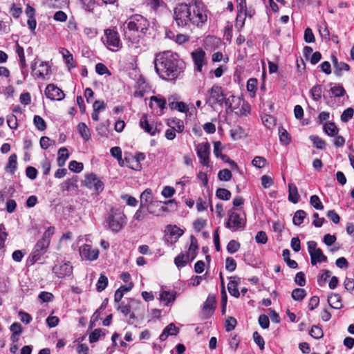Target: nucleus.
<instances>
[{
	"label": "nucleus",
	"instance_id": "obj_1",
	"mask_svg": "<svg viewBox=\"0 0 354 354\" xmlns=\"http://www.w3.org/2000/svg\"><path fill=\"white\" fill-rule=\"evenodd\" d=\"M208 10L198 0H185L178 2L174 8L173 19L180 28H189L191 26L202 28L207 21Z\"/></svg>",
	"mask_w": 354,
	"mask_h": 354
},
{
	"label": "nucleus",
	"instance_id": "obj_2",
	"mask_svg": "<svg viewBox=\"0 0 354 354\" xmlns=\"http://www.w3.org/2000/svg\"><path fill=\"white\" fill-rule=\"evenodd\" d=\"M155 70L159 77L166 81L179 78L185 69V63L176 53L165 51L158 53L154 59Z\"/></svg>",
	"mask_w": 354,
	"mask_h": 354
},
{
	"label": "nucleus",
	"instance_id": "obj_3",
	"mask_svg": "<svg viewBox=\"0 0 354 354\" xmlns=\"http://www.w3.org/2000/svg\"><path fill=\"white\" fill-rule=\"evenodd\" d=\"M124 35L132 43H137L147 33L149 22L140 15L130 17L124 24Z\"/></svg>",
	"mask_w": 354,
	"mask_h": 354
},
{
	"label": "nucleus",
	"instance_id": "obj_4",
	"mask_svg": "<svg viewBox=\"0 0 354 354\" xmlns=\"http://www.w3.org/2000/svg\"><path fill=\"white\" fill-rule=\"evenodd\" d=\"M127 223L124 212L115 208H111L105 218L106 227L113 233L119 232Z\"/></svg>",
	"mask_w": 354,
	"mask_h": 354
},
{
	"label": "nucleus",
	"instance_id": "obj_5",
	"mask_svg": "<svg viewBox=\"0 0 354 354\" xmlns=\"http://www.w3.org/2000/svg\"><path fill=\"white\" fill-rule=\"evenodd\" d=\"M55 233V227H49L44 232L41 239H39L30 254L31 259L33 263L41 259V257L46 253L49 247L52 236Z\"/></svg>",
	"mask_w": 354,
	"mask_h": 354
},
{
	"label": "nucleus",
	"instance_id": "obj_6",
	"mask_svg": "<svg viewBox=\"0 0 354 354\" xmlns=\"http://www.w3.org/2000/svg\"><path fill=\"white\" fill-rule=\"evenodd\" d=\"M228 220L225 223V227L236 232L239 230H243L245 226V220L240 216V214L231 209L228 212Z\"/></svg>",
	"mask_w": 354,
	"mask_h": 354
},
{
	"label": "nucleus",
	"instance_id": "obj_7",
	"mask_svg": "<svg viewBox=\"0 0 354 354\" xmlns=\"http://www.w3.org/2000/svg\"><path fill=\"white\" fill-rule=\"evenodd\" d=\"M167 207H160L158 209H153L150 207H142L140 205L138 209L136 212L133 215V219L137 221H142L147 218L148 214H152L156 216H159L162 212H167Z\"/></svg>",
	"mask_w": 354,
	"mask_h": 354
},
{
	"label": "nucleus",
	"instance_id": "obj_8",
	"mask_svg": "<svg viewBox=\"0 0 354 354\" xmlns=\"http://www.w3.org/2000/svg\"><path fill=\"white\" fill-rule=\"evenodd\" d=\"M84 185L88 189H93L97 194L102 192L104 187L103 182L93 173L85 176Z\"/></svg>",
	"mask_w": 354,
	"mask_h": 354
},
{
	"label": "nucleus",
	"instance_id": "obj_9",
	"mask_svg": "<svg viewBox=\"0 0 354 354\" xmlns=\"http://www.w3.org/2000/svg\"><path fill=\"white\" fill-rule=\"evenodd\" d=\"M197 156L200 160V163L208 167L209 164L210 145L206 142L200 143L196 147Z\"/></svg>",
	"mask_w": 354,
	"mask_h": 354
},
{
	"label": "nucleus",
	"instance_id": "obj_10",
	"mask_svg": "<svg viewBox=\"0 0 354 354\" xmlns=\"http://www.w3.org/2000/svg\"><path fill=\"white\" fill-rule=\"evenodd\" d=\"M105 41H103L110 49L111 48H119L122 44L118 32L114 29H106L104 30Z\"/></svg>",
	"mask_w": 354,
	"mask_h": 354
},
{
	"label": "nucleus",
	"instance_id": "obj_11",
	"mask_svg": "<svg viewBox=\"0 0 354 354\" xmlns=\"http://www.w3.org/2000/svg\"><path fill=\"white\" fill-rule=\"evenodd\" d=\"M209 102L212 106L214 104L222 105L225 100V95L222 87L218 85H214L209 91Z\"/></svg>",
	"mask_w": 354,
	"mask_h": 354
},
{
	"label": "nucleus",
	"instance_id": "obj_12",
	"mask_svg": "<svg viewBox=\"0 0 354 354\" xmlns=\"http://www.w3.org/2000/svg\"><path fill=\"white\" fill-rule=\"evenodd\" d=\"M216 305V297L214 295H209L206 301H205L202 311L201 316L204 319L209 318L214 313Z\"/></svg>",
	"mask_w": 354,
	"mask_h": 354
},
{
	"label": "nucleus",
	"instance_id": "obj_13",
	"mask_svg": "<svg viewBox=\"0 0 354 354\" xmlns=\"http://www.w3.org/2000/svg\"><path fill=\"white\" fill-rule=\"evenodd\" d=\"M80 254L82 259L87 261H94L98 258V249H92L88 244L82 245L79 249Z\"/></svg>",
	"mask_w": 354,
	"mask_h": 354
},
{
	"label": "nucleus",
	"instance_id": "obj_14",
	"mask_svg": "<svg viewBox=\"0 0 354 354\" xmlns=\"http://www.w3.org/2000/svg\"><path fill=\"white\" fill-rule=\"evenodd\" d=\"M45 95L46 97L50 100L60 101L62 100L65 97V94L62 90L53 84H50L46 86L45 90Z\"/></svg>",
	"mask_w": 354,
	"mask_h": 354
},
{
	"label": "nucleus",
	"instance_id": "obj_15",
	"mask_svg": "<svg viewBox=\"0 0 354 354\" xmlns=\"http://www.w3.org/2000/svg\"><path fill=\"white\" fill-rule=\"evenodd\" d=\"M37 58L35 59L34 62L31 64V69L32 71H35V75L38 78L44 79L46 75H48L50 72V66L48 62H41L38 69L37 70Z\"/></svg>",
	"mask_w": 354,
	"mask_h": 354
},
{
	"label": "nucleus",
	"instance_id": "obj_16",
	"mask_svg": "<svg viewBox=\"0 0 354 354\" xmlns=\"http://www.w3.org/2000/svg\"><path fill=\"white\" fill-rule=\"evenodd\" d=\"M153 194L150 189H146L140 195V205L142 207H150L153 208L154 207H158L161 203V201H153Z\"/></svg>",
	"mask_w": 354,
	"mask_h": 354
},
{
	"label": "nucleus",
	"instance_id": "obj_17",
	"mask_svg": "<svg viewBox=\"0 0 354 354\" xmlns=\"http://www.w3.org/2000/svg\"><path fill=\"white\" fill-rule=\"evenodd\" d=\"M191 56L196 71L201 72L203 66L206 64L205 52L202 48H198L191 53Z\"/></svg>",
	"mask_w": 354,
	"mask_h": 354
},
{
	"label": "nucleus",
	"instance_id": "obj_18",
	"mask_svg": "<svg viewBox=\"0 0 354 354\" xmlns=\"http://www.w3.org/2000/svg\"><path fill=\"white\" fill-rule=\"evenodd\" d=\"M53 272L59 278H64L70 276L73 272V267L70 263H62L56 264L53 267Z\"/></svg>",
	"mask_w": 354,
	"mask_h": 354
},
{
	"label": "nucleus",
	"instance_id": "obj_19",
	"mask_svg": "<svg viewBox=\"0 0 354 354\" xmlns=\"http://www.w3.org/2000/svg\"><path fill=\"white\" fill-rule=\"evenodd\" d=\"M134 305H136L138 308L143 307V305L140 300L131 299L130 301L127 304H124V301H122L120 304H118L116 309L122 313L124 316H127L131 312L132 307Z\"/></svg>",
	"mask_w": 354,
	"mask_h": 354
},
{
	"label": "nucleus",
	"instance_id": "obj_20",
	"mask_svg": "<svg viewBox=\"0 0 354 354\" xmlns=\"http://www.w3.org/2000/svg\"><path fill=\"white\" fill-rule=\"evenodd\" d=\"M178 96L177 95H171L168 97L167 101L169 104V106L171 110H178L181 113H187L189 111V109L185 103L183 102H178Z\"/></svg>",
	"mask_w": 354,
	"mask_h": 354
},
{
	"label": "nucleus",
	"instance_id": "obj_21",
	"mask_svg": "<svg viewBox=\"0 0 354 354\" xmlns=\"http://www.w3.org/2000/svg\"><path fill=\"white\" fill-rule=\"evenodd\" d=\"M117 0H80L84 9L88 12H93L95 5L102 6L113 4Z\"/></svg>",
	"mask_w": 354,
	"mask_h": 354
},
{
	"label": "nucleus",
	"instance_id": "obj_22",
	"mask_svg": "<svg viewBox=\"0 0 354 354\" xmlns=\"http://www.w3.org/2000/svg\"><path fill=\"white\" fill-rule=\"evenodd\" d=\"M140 127L151 136H155L156 133V127L149 123L147 120V115L146 114L142 115L140 120Z\"/></svg>",
	"mask_w": 354,
	"mask_h": 354
},
{
	"label": "nucleus",
	"instance_id": "obj_23",
	"mask_svg": "<svg viewBox=\"0 0 354 354\" xmlns=\"http://www.w3.org/2000/svg\"><path fill=\"white\" fill-rule=\"evenodd\" d=\"M327 301L330 308L340 309L342 308V297L339 294L331 293L328 297Z\"/></svg>",
	"mask_w": 354,
	"mask_h": 354
},
{
	"label": "nucleus",
	"instance_id": "obj_24",
	"mask_svg": "<svg viewBox=\"0 0 354 354\" xmlns=\"http://www.w3.org/2000/svg\"><path fill=\"white\" fill-rule=\"evenodd\" d=\"M78 187L77 185V177L74 176L71 178H68L61 184V189L62 191H71L75 190Z\"/></svg>",
	"mask_w": 354,
	"mask_h": 354
},
{
	"label": "nucleus",
	"instance_id": "obj_25",
	"mask_svg": "<svg viewBox=\"0 0 354 354\" xmlns=\"http://www.w3.org/2000/svg\"><path fill=\"white\" fill-rule=\"evenodd\" d=\"M310 256V261L313 266H315L317 263L326 262L327 261V257L325 256L322 250L320 248H318L316 251L311 253Z\"/></svg>",
	"mask_w": 354,
	"mask_h": 354
},
{
	"label": "nucleus",
	"instance_id": "obj_26",
	"mask_svg": "<svg viewBox=\"0 0 354 354\" xmlns=\"http://www.w3.org/2000/svg\"><path fill=\"white\" fill-rule=\"evenodd\" d=\"M299 198L297 186L293 183H290L288 185V200L296 204L299 202Z\"/></svg>",
	"mask_w": 354,
	"mask_h": 354
},
{
	"label": "nucleus",
	"instance_id": "obj_27",
	"mask_svg": "<svg viewBox=\"0 0 354 354\" xmlns=\"http://www.w3.org/2000/svg\"><path fill=\"white\" fill-rule=\"evenodd\" d=\"M57 156H58L57 159V165L59 167L64 166L66 163V161L69 158V153H68V149L66 147H61L58 150Z\"/></svg>",
	"mask_w": 354,
	"mask_h": 354
},
{
	"label": "nucleus",
	"instance_id": "obj_28",
	"mask_svg": "<svg viewBox=\"0 0 354 354\" xmlns=\"http://www.w3.org/2000/svg\"><path fill=\"white\" fill-rule=\"evenodd\" d=\"M330 85H333L329 91L332 97H340L346 94V91L342 85L333 83H330Z\"/></svg>",
	"mask_w": 354,
	"mask_h": 354
},
{
	"label": "nucleus",
	"instance_id": "obj_29",
	"mask_svg": "<svg viewBox=\"0 0 354 354\" xmlns=\"http://www.w3.org/2000/svg\"><path fill=\"white\" fill-rule=\"evenodd\" d=\"M324 131L328 136H335L338 134L339 129L334 122H326L323 127Z\"/></svg>",
	"mask_w": 354,
	"mask_h": 354
},
{
	"label": "nucleus",
	"instance_id": "obj_30",
	"mask_svg": "<svg viewBox=\"0 0 354 354\" xmlns=\"http://www.w3.org/2000/svg\"><path fill=\"white\" fill-rule=\"evenodd\" d=\"M17 156L15 153L11 154L8 159V162L6 167V170L11 174H14L17 165Z\"/></svg>",
	"mask_w": 354,
	"mask_h": 354
},
{
	"label": "nucleus",
	"instance_id": "obj_31",
	"mask_svg": "<svg viewBox=\"0 0 354 354\" xmlns=\"http://www.w3.org/2000/svg\"><path fill=\"white\" fill-rule=\"evenodd\" d=\"M62 54L69 69L76 67V64L74 62L73 55L69 52V50L66 48H62Z\"/></svg>",
	"mask_w": 354,
	"mask_h": 354
},
{
	"label": "nucleus",
	"instance_id": "obj_32",
	"mask_svg": "<svg viewBox=\"0 0 354 354\" xmlns=\"http://www.w3.org/2000/svg\"><path fill=\"white\" fill-rule=\"evenodd\" d=\"M246 136V133L243 127L237 126L230 131V136L233 140H238Z\"/></svg>",
	"mask_w": 354,
	"mask_h": 354
},
{
	"label": "nucleus",
	"instance_id": "obj_33",
	"mask_svg": "<svg viewBox=\"0 0 354 354\" xmlns=\"http://www.w3.org/2000/svg\"><path fill=\"white\" fill-rule=\"evenodd\" d=\"M189 260V254H179L175 259L174 263L178 268H183Z\"/></svg>",
	"mask_w": 354,
	"mask_h": 354
},
{
	"label": "nucleus",
	"instance_id": "obj_34",
	"mask_svg": "<svg viewBox=\"0 0 354 354\" xmlns=\"http://www.w3.org/2000/svg\"><path fill=\"white\" fill-rule=\"evenodd\" d=\"M77 130L81 137L85 140L88 141L91 138L90 130L84 122H80L77 125Z\"/></svg>",
	"mask_w": 354,
	"mask_h": 354
},
{
	"label": "nucleus",
	"instance_id": "obj_35",
	"mask_svg": "<svg viewBox=\"0 0 354 354\" xmlns=\"http://www.w3.org/2000/svg\"><path fill=\"white\" fill-rule=\"evenodd\" d=\"M150 104L149 106L152 107V102H154L157 106L160 109L161 111H162L166 107L167 104V100L161 97L160 95H153L150 97Z\"/></svg>",
	"mask_w": 354,
	"mask_h": 354
},
{
	"label": "nucleus",
	"instance_id": "obj_36",
	"mask_svg": "<svg viewBox=\"0 0 354 354\" xmlns=\"http://www.w3.org/2000/svg\"><path fill=\"white\" fill-rule=\"evenodd\" d=\"M176 299V292L169 291H162L160 294V299L165 302L166 305L174 301Z\"/></svg>",
	"mask_w": 354,
	"mask_h": 354
},
{
	"label": "nucleus",
	"instance_id": "obj_37",
	"mask_svg": "<svg viewBox=\"0 0 354 354\" xmlns=\"http://www.w3.org/2000/svg\"><path fill=\"white\" fill-rule=\"evenodd\" d=\"M167 124L169 127H174L179 133L183 132L185 128L183 121L176 118L169 120Z\"/></svg>",
	"mask_w": 354,
	"mask_h": 354
},
{
	"label": "nucleus",
	"instance_id": "obj_38",
	"mask_svg": "<svg viewBox=\"0 0 354 354\" xmlns=\"http://www.w3.org/2000/svg\"><path fill=\"white\" fill-rule=\"evenodd\" d=\"M306 213L305 211L302 209L297 210L293 216L292 222L295 225H300L303 222L304 218L306 216Z\"/></svg>",
	"mask_w": 354,
	"mask_h": 354
},
{
	"label": "nucleus",
	"instance_id": "obj_39",
	"mask_svg": "<svg viewBox=\"0 0 354 354\" xmlns=\"http://www.w3.org/2000/svg\"><path fill=\"white\" fill-rule=\"evenodd\" d=\"M279 140L283 144L287 145L290 143L291 138L288 132L282 127L279 128Z\"/></svg>",
	"mask_w": 354,
	"mask_h": 354
},
{
	"label": "nucleus",
	"instance_id": "obj_40",
	"mask_svg": "<svg viewBox=\"0 0 354 354\" xmlns=\"http://www.w3.org/2000/svg\"><path fill=\"white\" fill-rule=\"evenodd\" d=\"M292 298L295 301H301L306 296V291L303 288H295L291 294Z\"/></svg>",
	"mask_w": 354,
	"mask_h": 354
},
{
	"label": "nucleus",
	"instance_id": "obj_41",
	"mask_svg": "<svg viewBox=\"0 0 354 354\" xmlns=\"http://www.w3.org/2000/svg\"><path fill=\"white\" fill-rule=\"evenodd\" d=\"M108 285V278L104 274H100L96 284V289L98 292L103 291Z\"/></svg>",
	"mask_w": 354,
	"mask_h": 354
},
{
	"label": "nucleus",
	"instance_id": "obj_42",
	"mask_svg": "<svg viewBox=\"0 0 354 354\" xmlns=\"http://www.w3.org/2000/svg\"><path fill=\"white\" fill-rule=\"evenodd\" d=\"M237 282L234 280H230L227 284V289L229 293L236 298L240 296V292L237 288Z\"/></svg>",
	"mask_w": 354,
	"mask_h": 354
},
{
	"label": "nucleus",
	"instance_id": "obj_43",
	"mask_svg": "<svg viewBox=\"0 0 354 354\" xmlns=\"http://www.w3.org/2000/svg\"><path fill=\"white\" fill-rule=\"evenodd\" d=\"M310 140L313 142V145L319 149H324L326 146L325 140H322L317 136L312 135L310 136Z\"/></svg>",
	"mask_w": 354,
	"mask_h": 354
},
{
	"label": "nucleus",
	"instance_id": "obj_44",
	"mask_svg": "<svg viewBox=\"0 0 354 354\" xmlns=\"http://www.w3.org/2000/svg\"><path fill=\"white\" fill-rule=\"evenodd\" d=\"M309 335L315 339H320L324 335V332L322 328L318 326L313 325L309 331Z\"/></svg>",
	"mask_w": 354,
	"mask_h": 354
},
{
	"label": "nucleus",
	"instance_id": "obj_45",
	"mask_svg": "<svg viewBox=\"0 0 354 354\" xmlns=\"http://www.w3.org/2000/svg\"><path fill=\"white\" fill-rule=\"evenodd\" d=\"M310 93L312 95L313 99L315 101H318L322 97V86L320 84L315 85L310 89Z\"/></svg>",
	"mask_w": 354,
	"mask_h": 354
},
{
	"label": "nucleus",
	"instance_id": "obj_46",
	"mask_svg": "<svg viewBox=\"0 0 354 354\" xmlns=\"http://www.w3.org/2000/svg\"><path fill=\"white\" fill-rule=\"evenodd\" d=\"M216 196L221 200L227 201L231 197V192L225 188H218L216 192Z\"/></svg>",
	"mask_w": 354,
	"mask_h": 354
},
{
	"label": "nucleus",
	"instance_id": "obj_47",
	"mask_svg": "<svg viewBox=\"0 0 354 354\" xmlns=\"http://www.w3.org/2000/svg\"><path fill=\"white\" fill-rule=\"evenodd\" d=\"M33 122L35 127L39 131H44L46 129V122L39 115L34 116Z\"/></svg>",
	"mask_w": 354,
	"mask_h": 354
},
{
	"label": "nucleus",
	"instance_id": "obj_48",
	"mask_svg": "<svg viewBox=\"0 0 354 354\" xmlns=\"http://www.w3.org/2000/svg\"><path fill=\"white\" fill-rule=\"evenodd\" d=\"M310 204L317 210H322L324 209V205L319 196L317 195H313L310 196Z\"/></svg>",
	"mask_w": 354,
	"mask_h": 354
},
{
	"label": "nucleus",
	"instance_id": "obj_49",
	"mask_svg": "<svg viewBox=\"0 0 354 354\" xmlns=\"http://www.w3.org/2000/svg\"><path fill=\"white\" fill-rule=\"evenodd\" d=\"M84 165L82 162L76 160H71L68 165V169L75 173H80L83 170Z\"/></svg>",
	"mask_w": 354,
	"mask_h": 354
},
{
	"label": "nucleus",
	"instance_id": "obj_50",
	"mask_svg": "<svg viewBox=\"0 0 354 354\" xmlns=\"http://www.w3.org/2000/svg\"><path fill=\"white\" fill-rule=\"evenodd\" d=\"M330 271L328 270H323L322 274H320L317 279V283L319 286H324L330 277Z\"/></svg>",
	"mask_w": 354,
	"mask_h": 354
},
{
	"label": "nucleus",
	"instance_id": "obj_51",
	"mask_svg": "<svg viewBox=\"0 0 354 354\" xmlns=\"http://www.w3.org/2000/svg\"><path fill=\"white\" fill-rule=\"evenodd\" d=\"M354 115V109L351 107L345 109L341 115V120L343 122H348Z\"/></svg>",
	"mask_w": 354,
	"mask_h": 354
},
{
	"label": "nucleus",
	"instance_id": "obj_52",
	"mask_svg": "<svg viewBox=\"0 0 354 354\" xmlns=\"http://www.w3.org/2000/svg\"><path fill=\"white\" fill-rule=\"evenodd\" d=\"M350 70V66L348 64L341 62L338 64V66L334 70V73L337 77L342 75V71H348Z\"/></svg>",
	"mask_w": 354,
	"mask_h": 354
},
{
	"label": "nucleus",
	"instance_id": "obj_53",
	"mask_svg": "<svg viewBox=\"0 0 354 354\" xmlns=\"http://www.w3.org/2000/svg\"><path fill=\"white\" fill-rule=\"evenodd\" d=\"M168 230L171 236H175L176 241L183 234V231L176 225H169Z\"/></svg>",
	"mask_w": 354,
	"mask_h": 354
},
{
	"label": "nucleus",
	"instance_id": "obj_54",
	"mask_svg": "<svg viewBox=\"0 0 354 354\" xmlns=\"http://www.w3.org/2000/svg\"><path fill=\"white\" fill-rule=\"evenodd\" d=\"M232 177V173L227 169H224L218 171V178L220 180L229 181Z\"/></svg>",
	"mask_w": 354,
	"mask_h": 354
},
{
	"label": "nucleus",
	"instance_id": "obj_55",
	"mask_svg": "<svg viewBox=\"0 0 354 354\" xmlns=\"http://www.w3.org/2000/svg\"><path fill=\"white\" fill-rule=\"evenodd\" d=\"M240 248V243L235 241L231 240L227 245V251L230 254H234L237 252Z\"/></svg>",
	"mask_w": 354,
	"mask_h": 354
},
{
	"label": "nucleus",
	"instance_id": "obj_56",
	"mask_svg": "<svg viewBox=\"0 0 354 354\" xmlns=\"http://www.w3.org/2000/svg\"><path fill=\"white\" fill-rule=\"evenodd\" d=\"M145 158V155L144 153L138 152L136 154L135 157L133 158V160L136 162L135 167H130L131 169L139 170L141 169V164L140 161L144 160Z\"/></svg>",
	"mask_w": 354,
	"mask_h": 354
},
{
	"label": "nucleus",
	"instance_id": "obj_57",
	"mask_svg": "<svg viewBox=\"0 0 354 354\" xmlns=\"http://www.w3.org/2000/svg\"><path fill=\"white\" fill-rule=\"evenodd\" d=\"M236 324L237 322L235 318L229 317L225 321V330L227 332L233 330L235 328Z\"/></svg>",
	"mask_w": 354,
	"mask_h": 354
},
{
	"label": "nucleus",
	"instance_id": "obj_58",
	"mask_svg": "<svg viewBox=\"0 0 354 354\" xmlns=\"http://www.w3.org/2000/svg\"><path fill=\"white\" fill-rule=\"evenodd\" d=\"M304 39L306 43H313L315 41L314 34L310 28H306L305 29Z\"/></svg>",
	"mask_w": 354,
	"mask_h": 354
},
{
	"label": "nucleus",
	"instance_id": "obj_59",
	"mask_svg": "<svg viewBox=\"0 0 354 354\" xmlns=\"http://www.w3.org/2000/svg\"><path fill=\"white\" fill-rule=\"evenodd\" d=\"M236 268V261L230 257H228L225 259V269L229 272H233Z\"/></svg>",
	"mask_w": 354,
	"mask_h": 354
},
{
	"label": "nucleus",
	"instance_id": "obj_60",
	"mask_svg": "<svg viewBox=\"0 0 354 354\" xmlns=\"http://www.w3.org/2000/svg\"><path fill=\"white\" fill-rule=\"evenodd\" d=\"M7 124L12 129H16L18 127L17 118L15 115L10 114L7 116Z\"/></svg>",
	"mask_w": 354,
	"mask_h": 354
},
{
	"label": "nucleus",
	"instance_id": "obj_61",
	"mask_svg": "<svg viewBox=\"0 0 354 354\" xmlns=\"http://www.w3.org/2000/svg\"><path fill=\"white\" fill-rule=\"evenodd\" d=\"M95 71L97 74L102 75L104 74H108L111 75V73L107 67L102 63H98L95 65Z\"/></svg>",
	"mask_w": 354,
	"mask_h": 354
},
{
	"label": "nucleus",
	"instance_id": "obj_62",
	"mask_svg": "<svg viewBox=\"0 0 354 354\" xmlns=\"http://www.w3.org/2000/svg\"><path fill=\"white\" fill-rule=\"evenodd\" d=\"M253 339H254V342L259 346L260 350H263L264 349V346H265V342H264V339L261 336V335L255 331L254 333H253Z\"/></svg>",
	"mask_w": 354,
	"mask_h": 354
},
{
	"label": "nucleus",
	"instance_id": "obj_63",
	"mask_svg": "<svg viewBox=\"0 0 354 354\" xmlns=\"http://www.w3.org/2000/svg\"><path fill=\"white\" fill-rule=\"evenodd\" d=\"M257 86V80L255 78H250L247 82V90L250 93H255Z\"/></svg>",
	"mask_w": 354,
	"mask_h": 354
},
{
	"label": "nucleus",
	"instance_id": "obj_64",
	"mask_svg": "<svg viewBox=\"0 0 354 354\" xmlns=\"http://www.w3.org/2000/svg\"><path fill=\"white\" fill-rule=\"evenodd\" d=\"M252 163L257 168H262L266 165V159L261 156H255L252 160Z\"/></svg>",
	"mask_w": 354,
	"mask_h": 354
}]
</instances>
